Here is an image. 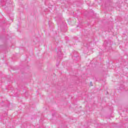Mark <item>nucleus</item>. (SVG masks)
<instances>
[{
  "label": "nucleus",
  "mask_w": 128,
  "mask_h": 128,
  "mask_svg": "<svg viewBox=\"0 0 128 128\" xmlns=\"http://www.w3.org/2000/svg\"><path fill=\"white\" fill-rule=\"evenodd\" d=\"M72 58H74V60H78V56H72Z\"/></svg>",
  "instance_id": "nucleus-1"
},
{
  "label": "nucleus",
  "mask_w": 128,
  "mask_h": 128,
  "mask_svg": "<svg viewBox=\"0 0 128 128\" xmlns=\"http://www.w3.org/2000/svg\"><path fill=\"white\" fill-rule=\"evenodd\" d=\"M56 66H58V64H56Z\"/></svg>",
  "instance_id": "nucleus-2"
},
{
  "label": "nucleus",
  "mask_w": 128,
  "mask_h": 128,
  "mask_svg": "<svg viewBox=\"0 0 128 128\" xmlns=\"http://www.w3.org/2000/svg\"><path fill=\"white\" fill-rule=\"evenodd\" d=\"M90 84H92V82H90Z\"/></svg>",
  "instance_id": "nucleus-3"
}]
</instances>
